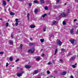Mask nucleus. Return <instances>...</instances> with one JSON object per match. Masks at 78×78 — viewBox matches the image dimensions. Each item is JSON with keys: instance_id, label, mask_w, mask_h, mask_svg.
Instances as JSON below:
<instances>
[{"instance_id": "25", "label": "nucleus", "mask_w": 78, "mask_h": 78, "mask_svg": "<svg viewBox=\"0 0 78 78\" xmlns=\"http://www.w3.org/2000/svg\"><path fill=\"white\" fill-rule=\"evenodd\" d=\"M70 55H72V54L70 52H69L67 55V56H70Z\"/></svg>"}, {"instance_id": "43", "label": "nucleus", "mask_w": 78, "mask_h": 78, "mask_svg": "<svg viewBox=\"0 0 78 78\" xmlns=\"http://www.w3.org/2000/svg\"><path fill=\"white\" fill-rule=\"evenodd\" d=\"M42 56H43V57H44V56H45V55H44V54H43L41 55Z\"/></svg>"}, {"instance_id": "11", "label": "nucleus", "mask_w": 78, "mask_h": 78, "mask_svg": "<svg viewBox=\"0 0 78 78\" xmlns=\"http://www.w3.org/2000/svg\"><path fill=\"white\" fill-rule=\"evenodd\" d=\"M30 15L29 13H27V20H30Z\"/></svg>"}, {"instance_id": "10", "label": "nucleus", "mask_w": 78, "mask_h": 78, "mask_svg": "<svg viewBox=\"0 0 78 78\" xmlns=\"http://www.w3.org/2000/svg\"><path fill=\"white\" fill-rule=\"evenodd\" d=\"M25 67L27 69H30V68H31V66L29 65H26L25 66Z\"/></svg>"}, {"instance_id": "17", "label": "nucleus", "mask_w": 78, "mask_h": 78, "mask_svg": "<svg viewBox=\"0 0 78 78\" xmlns=\"http://www.w3.org/2000/svg\"><path fill=\"white\" fill-rule=\"evenodd\" d=\"M38 9H36L34 10L35 13H37V12H38Z\"/></svg>"}, {"instance_id": "31", "label": "nucleus", "mask_w": 78, "mask_h": 78, "mask_svg": "<svg viewBox=\"0 0 78 78\" xmlns=\"http://www.w3.org/2000/svg\"><path fill=\"white\" fill-rule=\"evenodd\" d=\"M72 66L73 68H75L76 67V66L74 65H72Z\"/></svg>"}, {"instance_id": "12", "label": "nucleus", "mask_w": 78, "mask_h": 78, "mask_svg": "<svg viewBox=\"0 0 78 78\" xmlns=\"http://www.w3.org/2000/svg\"><path fill=\"white\" fill-rule=\"evenodd\" d=\"M30 27L31 28H34L36 27V26L34 25H31L30 26Z\"/></svg>"}, {"instance_id": "27", "label": "nucleus", "mask_w": 78, "mask_h": 78, "mask_svg": "<svg viewBox=\"0 0 78 78\" xmlns=\"http://www.w3.org/2000/svg\"><path fill=\"white\" fill-rule=\"evenodd\" d=\"M40 41L42 43L44 42V39H41Z\"/></svg>"}, {"instance_id": "1", "label": "nucleus", "mask_w": 78, "mask_h": 78, "mask_svg": "<svg viewBox=\"0 0 78 78\" xmlns=\"http://www.w3.org/2000/svg\"><path fill=\"white\" fill-rule=\"evenodd\" d=\"M34 50H35V49H34V48H33L29 50L28 51V53L30 52L31 53H34Z\"/></svg>"}, {"instance_id": "15", "label": "nucleus", "mask_w": 78, "mask_h": 78, "mask_svg": "<svg viewBox=\"0 0 78 78\" xmlns=\"http://www.w3.org/2000/svg\"><path fill=\"white\" fill-rule=\"evenodd\" d=\"M29 44L30 46H32V45H34V44L33 43H29Z\"/></svg>"}, {"instance_id": "36", "label": "nucleus", "mask_w": 78, "mask_h": 78, "mask_svg": "<svg viewBox=\"0 0 78 78\" xmlns=\"http://www.w3.org/2000/svg\"><path fill=\"white\" fill-rule=\"evenodd\" d=\"M29 6H31L32 5V3H29Z\"/></svg>"}, {"instance_id": "55", "label": "nucleus", "mask_w": 78, "mask_h": 78, "mask_svg": "<svg viewBox=\"0 0 78 78\" xmlns=\"http://www.w3.org/2000/svg\"><path fill=\"white\" fill-rule=\"evenodd\" d=\"M75 2H78V0H75Z\"/></svg>"}, {"instance_id": "2", "label": "nucleus", "mask_w": 78, "mask_h": 78, "mask_svg": "<svg viewBox=\"0 0 78 78\" xmlns=\"http://www.w3.org/2000/svg\"><path fill=\"white\" fill-rule=\"evenodd\" d=\"M57 45H59L60 46H61V45L62 44V42L59 40L58 41H57Z\"/></svg>"}, {"instance_id": "52", "label": "nucleus", "mask_w": 78, "mask_h": 78, "mask_svg": "<svg viewBox=\"0 0 78 78\" xmlns=\"http://www.w3.org/2000/svg\"><path fill=\"white\" fill-rule=\"evenodd\" d=\"M75 66H76L77 65V63H75L74 64Z\"/></svg>"}, {"instance_id": "29", "label": "nucleus", "mask_w": 78, "mask_h": 78, "mask_svg": "<svg viewBox=\"0 0 78 78\" xmlns=\"http://www.w3.org/2000/svg\"><path fill=\"white\" fill-rule=\"evenodd\" d=\"M59 61L60 62H62V63H63V62H64L63 60L62 59H60Z\"/></svg>"}, {"instance_id": "53", "label": "nucleus", "mask_w": 78, "mask_h": 78, "mask_svg": "<svg viewBox=\"0 0 78 78\" xmlns=\"http://www.w3.org/2000/svg\"><path fill=\"white\" fill-rule=\"evenodd\" d=\"M53 37V35H51V37Z\"/></svg>"}, {"instance_id": "3", "label": "nucleus", "mask_w": 78, "mask_h": 78, "mask_svg": "<svg viewBox=\"0 0 78 78\" xmlns=\"http://www.w3.org/2000/svg\"><path fill=\"white\" fill-rule=\"evenodd\" d=\"M38 73V70H35L33 72V75H36V74H37V73Z\"/></svg>"}, {"instance_id": "58", "label": "nucleus", "mask_w": 78, "mask_h": 78, "mask_svg": "<svg viewBox=\"0 0 78 78\" xmlns=\"http://www.w3.org/2000/svg\"><path fill=\"white\" fill-rule=\"evenodd\" d=\"M20 70H23V69H22V68H20Z\"/></svg>"}, {"instance_id": "6", "label": "nucleus", "mask_w": 78, "mask_h": 78, "mask_svg": "<svg viewBox=\"0 0 78 78\" xmlns=\"http://www.w3.org/2000/svg\"><path fill=\"white\" fill-rule=\"evenodd\" d=\"M23 74V72H21L20 73H18L17 74V76L18 77H20V76H22V75Z\"/></svg>"}, {"instance_id": "48", "label": "nucleus", "mask_w": 78, "mask_h": 78, "mask_svg": "<svg viewBox=\"0 0 78 78\" xmlns=\"http://www.w3.org/2000/svg\"><path fill=\"white\" fill-rule=\"evenodd\" d=\"M52 62H53V63H54V62H55V60H52Z\"/></svg>"}, {"instance_id": "18", "label": "nucleus", "mask_w": 78, "mask_h": 78, "mask_svg": "<svg viewBox=\"0 0 78 78\" xmlns=\"http://www.w3.org/2000/svg\"><path fill=\"white\" fill-rule=\"evenodd\" d=\"M34 3H37V4H39V2L37 0H34L33 2Z\"/></svg>"}, {"instance_id": "51", "label": "nucleus", "mask_w": 78, "mask_h": 78, "mask_svg": "<svg viewBox=\"0 0 78 78\" xmlns=\"http://www.w3.org/2000/svg\"><path fill=\"white\" fill-rule=\"evenodd\" d=\"M4 11H6V9L5 8Z\"/></svg>"}, {"instance_id": "35", "label": "nucleus", "mask_w": 78, "mask_h": 78, "mask_svg": "<svg viewBox=\"0 0 78 78\" xmlns=\"http://www.w3.org/2000/svg\"><path fill=\"white\" fill-rule=\"evenodd\" d=\"M19 61V59L17 58L16 61V62H18Z\"/></svg>"}, {"instance_id": "47", "label": "nucleus", "mask_w": 78, "mask_h": 78, "mask_svg": "<svg viewBox=\"0 0 78 78\" xmlns=\"http://www.w3.org/2000/svg\"><path fill=\"white\" fill-rule=\"evenodd\" d=\"M30 39L31 41H33V38H31V37H30Z\"/></svg>"}, {"instance_id": "54", "label": "nucleus", "mask_w": 78, "mask_h": 78, "mask_svg": "<svg viewBox=\"0 0 78 78\" xmlns=\"http://www.w3.org/2000/svg\"><path fill=\"white\" fill-rule=\"evenodd\" d=\"M71 78H73V76H71Z\"/></svg>"}, {"instance_id": "23", "label": "nucleus", "mask_w": 78, "mask_h": 78, "mask_svg": "<svg viewBox=\"0 0 78 78\" xmlns=\"http://www.w3.org/2000/svg\"><path fill=\"white\" fill-rule=\"evenodd\" d=\"M46 29H47V27H44L43 28V31H45L46 30Z\"/></svg>"}, {"instance_id": "62", "label": "nucleus", "mask_w": 78, "mask_h": 78, "mask_svg": "<svg viewBox=\"0 0 78 78\" xmlns=\"http://www.w3.org/2000/svg\"><path fill=\"white\" fill-rule=\"evenodd\" d=\"M8 22H9V20H8Z\"/></svg>"}, {"instance_id": "61", "label": "nucleus", "mask_w": 78, "mask_h": 78, "mask_svg": "<svg viewBox=\"0 0 78 78\" xmlns=\"http://www.w3.org/2000/svg\"><path fill=\"white\" fill-rule=\"evenodd\" d=\"M67 4V3H65V5H66V4Z\"/></svg>"}, {"instance_id": "8", "label": "nucleus", "mask_w": 78, "mask_h": 78, "mask_svg": "<svg viewBox=\"0 0 78 78\" xmlns=\"http://www.w3.org/2000/svg\"><path fill=\"white\" fill-rule=\"evenodd\" d=\"M9 44L10 45H13V41L12 40L9 41Z\"/></svg>"}, {"instance_id": "57", "label": "nucleus", "mask_w": 78, "mask_h": 78, "mask_svg": "<svg viewBox=\"0 0 78 78\" xmlns=\"http://www.w3.org/2000/svg\"><path fill=\"white\" fill-rule=\"evenodd\" d=\"M9 1H10V0H7V2H9Z\"/></svg>"}, {"instance_id": "39", "label": "nucleus", "mask_w": 78, "mask_h": 78, "mask_svg": "<svg viewBox=\"0 0 78 78\" xmlns=\"http://www.w3.org/2000/svg\"><path fill=\"white\" fill-rule=\"evenodd\" d=\"M45 9L46 10H47V9H48V7H47L46 6L45 7Z\"/></svg>"}, {"instance_id": "42", "label": "nucleus", "mask_w": 78, "mask_h": 78, "mask_svg": "<svg viewBox=\"0 0 78 78\" xmlns=\"http://www.w3.org/2000/svg\"><path fill=\"white\" fill-rule=\"evenodd\" d=\"M61 51H64V48H62L61 50Z\"/></svg>"}, {"instance_id": "40", "label": "nucleus", "mask_w": 78, "mask_h": 78, "mask_svg": "<svg viewBox=\"0 0 78 78\" xmlns=\"http://www.w3.org/2000/svg\"><path fill=\"white\" fill-rule=\"evenodd\" d=\"M15 25L16 26H17V25H18V22H16V23Z\"/></svg>"}, {"instance_id": "38", "label": "nucleus", "mask_w": 78, "mask_h": 78, "mask_svg": "<svg viewBox=\"0 0 78 78\" xmlns=\"http://www.w3.org/2000/svg\"><path fill=\"white\" fill-rule=\"evenodd\" d=\"M16 22H18V19H15Z\"/></svg>"}, {"instance_id": "7", "label": "nucleus", "mask_w": 78, "mask_h": 78, "mask_svg": "<svg viewBox=\"0 0 78 78\" xmlns=\"http://www.w3.org/2000/svg\"><path fill=\"white\" fill-rule=\"evenodd\" d=\"M66 73H67V72L64 71L61 73L60 74L61 75H65Z\"/></svg>"}, {"instance_id": "46", "label": "nucleus", "mask_w": 78, "mask_h": 78, "mask_svg": "<svg viewBox=\"0 0 78 78\" xmlns=\"http://www.w3.org/2000/svg\"><path fill=\"white\" fill-rule=\"evenodd\" d=\"M0 54H3V52H0Z\"/></svg>"}, {"instance_id": "34", "label": "nucleus", "mask_w": 78, "mask_h": 78, "mask_svg": "<svg viewBox=\"0 0 78 78\" xmlns=\"http://www.w3.org/2000/svg\"><path fill=\"white\" fill-rule=\"evenodd\" d=\"M59 0H57L56 1V4H58V3H59Z\"/></svg>"}, {"instance_id": "28", "label": "nucleus", "mask_w": 78, "mask_h": 78, "mask_svg": "<svg viewBox=\"0 0 78 78\" xmlns=\"http://www.w3.org/2000/svg\"><path fill=\"white\" fill-rule=\"evenodd\" d=\"M9 25V24L8 23H7L5 24V27H8Z\"/></svg>"}, {"instance_id": "4", "label": "nucleus", "mask_w": 78, "mask_h": 78, "mask_svg": "<svg viewBox=\"0 0 78 78\" xmlns=\"http://www.w3.org/2000/svg\"><path fill=\"white\" fill-rule=\"evenodd\" d=\"M35 58H36L37 61H39L41 57H40L39 56H37L35 57Z\"/></svg>"}, {"instance_id": "37", "label": "nucleus", "mask_w": 78, "mask_h": 78, "mask_svg": "<svg viewBox=\"0 0 78 78\" xmlns=\"http://www.w3.org/2000/svg\"><path fill=\"white\" fill-rule=\"evenodd\" d=\"M8 66H9V65H8V63L7 62L6 63V67H7Z\"/></svg>"}, {"instance_id": "13", "label": "nucleus", "mask_w": 78, "mask_h": 78, "mask_svg": "<svg viewBox=\"0 0 78 78\" xmlns=\"http://www.w3.org/2000/svg\"><path fill=\"white\" fill-rule=\"evenodd\" d=\"M10 14L11 16H14V15H15V13H14L11 12H10Z\"/></svg>"}, {"instance_id": "14", "label": "nucleus", "mask_w": 78, "mask_h": 78, "mask_svg": "<svg viewBox=\"0 0 78 78\" xmlns=\"http://www.w3.org/2000/svg\"><path fill=\"white\" fill-rule=\"evenodd\" d=\"M73 29L72 28L70 31V33L71 34H72L73 33Z\"/></svg>"}, {"instance_id": "16", "label": "nucleus", "mask_w": 78, "mask_h": 78, "mask_svg": "<svg viewBox=\"0 0 78 78\" xmlns=\"http://www.w3.org/2000/svg\"><path fill=\"white\" fill-rule=\"evenodd\" d=\"M57 22L55 20H54L53 22H52V23L53 25H55V24H56Z\"/></svg>"}, {"instance_id": "59", "label": "nucleus", "mask_w": 78, "mask_h": 78, "mask_svg": "<svg viewBox=\"0 0 78 78\" xmlns=\"http://www.w3.org/2000/svg\"><path fill=\"white\" fill-rule=\"evenodd\" d=\"M0 20H2V18L0 19Z\"/></svg>"}, {"instance_id": "19", "label": "nucleus", "mask_w": 78, "mask_h": 78, "mask_svg": "<svg viewBox=\"0 0 78 78\" xmlns=\"http://www.w3.org/2000/svg\"><path fill=\"white\" fill-rule=\"evenodd\" d=\"M40 2L41 3H45V2L44 0H40Z\"/></svg>"}, {"instance_id": "32", "label": "nucleus", "mask_w": 78, "mask_h": 78, "mask_svg": "<svg viewBox=\"0 0 78 78\" xmlns=\"http://www.w3.org/2000/svg\"><path fill=\"white\" fill-rule=\"evenodd\" d=\"M66 22L63 21V25H66Z\"/></svg>"}, {"instance_id": "30", "label": "nucleus", "mask_w": 78, "mask_h": 78, "mask_svg": "<svg viewBox=\"0 0 78 78\" xmlns=\"http://www.w3.org/2000/svg\"><path fill=\"white\" fill-rule=\"evenodd\" d=\"M20 48L21 50L22 49V47H23V45L22 44H21L20 45Z\"/></svg>"}, {"instance_id": "60", "label": "nucleus", "mask_w": 78, "mask_h": 78, "mask_svg": "<svg viewBox=\"0 0 78 78\" xmlns=\"http://www.w3.org/2000/svg\"><path fill=\"white\" fill-rule=\"evenodd\" d=\"M12 67H14V65H13V66H12Z\"/></svg>"}, {"instance_id": "41", "label": "nucleus", "mask_w": 78, "mask_h": 78, "mask_svg": "<svg viewBox=\"0 0 78 78\" xmlns=\"http://www.w3.org/2000/svg\"><path fill=\"white\" fill-rule=\"evenodd\" d=\"M48 65H50L51 64H52V63L49 62L48 63Z\"/></svg>"}, {"instance_id": "44", "label": "nucleus", "mask_w": 78, "mask_h": 78, "mask_svg": "<svg viewBox=\"0 0 78 78\" xmlns=\"http://www.w3.org/2000/svg\"><path fill=\"white\" fill-rule=\"evenodd\" d=\"M54 72L55 73H57V72L56 71V70L54 71Z\"/></svg>"}, {"instance_id": "45", "label": "nucleus", "mask_w": 78, "mask_h": 78, "mask_svg": "<svg viewBox=\"0 0 78 78\" xmlns=\"http://www.w3.org/2000/svg\"><path fill=\"white\" fill-rule=\"evenodd\" d=\"M67 11H68V12H69V11H70V9H67Z\"/></svg>"}, {"instance_id": "20", "label": "nucleus", "mask_w": 78, "mask_h": 78, "mask_svg": "<svg viewBox=\"0 0 78 78\" xmlns=\"http://www.w3.org/2000/svg\"><path fill=\"white\" fill-rule=\"evenodd\" d=\"M74 59H75V57H71L70 58V60H71V61H72V60H74Z\"/></svg>"}, {"instance_id": "56", "label": "nucleus", "mask_w": 78, "mask_h": 78, "mask_svg": "<svg viewBox=\"0 0 78 78\" xmlns=\"http://www.w3.org/2000/svg\"><path fill=\"white\" fill-rule=\"evenodd\" d=\"M19 0L21 1V2H23V0Z\"/></svg>"}, {"instance_id": "33", "label": "nucleus", "mask_w": 78, "mask_h": 78, "mask_svg": "<svg viewBox=\"0 0 78 78\" xmlns=\"http://www.w3.org/2000/svg\"><path fill=\"white\" fill-rule=\"evenodd\" d=\"M50 71H49L48 70L47 71V74H50Z\"/></svg>"}, {"instance_id": "49", "label": "nucleus", "mask_w": 78, "mask_h": 78, "mask_svg": "<svg viewBox=\"0 0 78 78\" xmlns=\"http://www.w3.org/2000/svg\"><path fill=\"white\" fill-rule=\"evenodd\" d=\"M76 19H75L74 20V22H76Z\"/></svg>"}, {"instance_id": "26", "label": "nucleus", "mask_w": 78, "mask_h": 78, "mask_svg": "<svg viewBox=\"0 0 78 78\" xmlns=\"http://www.w3.org/2000/svg\"><path fill=\"white\" fill-rule=\"evenodd\" d=\"M47 16V14H45L43 15H42V17H43V18H44V17H45V16Z\"/></svg>"}, {"instance_id": "24", "label": "nucleus", "mask_w": 78, "mask_h": 78, "mask_svg": "<svg viewBox=\"0 0 78 78\" xmlns=\"http://www.w3.org/2000/svg\"><path fill=\"white\" fill-rule=\"evenodd\" d=\"M9 60L10 61H12V57H10L9 58Z\"/></svg>"}, {"instance_id": "63", "label": "nucleus", "mask_w": 78, "mask_h": 78, "mask_svg": "<svg viewBox=\"0 0 78 78\" xmlns=\"http://www.w3.org/2000/svg\"><path fill=\"white\" fill-rule=\"evenodd\" d=\"M76 25H78V23H76Z\"/></svg>"}, {"instance_id": "64", "label": "nucleus", "mask_w": 78, "mask_h": 78, "mask_svg": "<svg viewBox=\"0 0 78 78\" xmlns=\"http://www.w3.org/2000/svg\"><path fill=\"white\" fill-rule=\"evenodd\" d=\"M53 76H51V77H53Z\"/></svg>"}, {"instance_id": "9", "label": "nucleus", "mask_w": 78, "mask_h": 78, "mask_svg": "<svg viewBox=\"0 0 78 78\" xmlns=\"http://www.w3.org/2000/svg\"><path fill=\"white\" fill-rule=\"evenodd\" d=\"M66 14L64 13V12H63L59 16V17L60 16H62V17H66Z\"/></svg>"}, {"instance_id": "50", "label": "nucleus", "mask_w": 78, "mask_h": 78, "mask_svg": "<svg viewBox=\"0 0 78 78\" xmlns=\"http://www.w3.org/2000/svg\"><path fill=\"white\" fill-rule=\"evenodd\" d=\"M11 37L12 38H13V35H11Z\"/></svg>"}, {"instance_id": "5", "label": "nucleus", "mask_w": 78, "mask_h": 78, "mask_svg": "<svg viewBox=\"0 0 78 78\" xmlns=\"http://www.w3.org/2000/svg\"><path fill=\"white\" fill-rule=\"evenodd\" d=\"M70 42H71V44H74V42H75V39H71L69 40Z\"/></svg>"}, {"instance_id": "21", "label": "nucleus", "mask_w": 78, "mask_h": 78, "mask_svg": "<svg viewBox=\"0 0 78 78\" xmlns=\"http://www.w3.org/2000/svg\"><path fill=\"white\" fill-rule=\"evenodd\" d=\"M3 5H4V6H5V5H6V3L5 2V1H3Z\"/></svg>"}, {"instance_id": "22", "label": "nucleus", "mask_w": 78, "mask_h": 78, "mask_svg": "<svg viewBox=\"0 0 78 78\" xmlns=\"http://www.w3.org/2000/svg\"><path fill=\"white\" fill-rule=\"evenodd\" d=\"M58 52V49H56L55 51V53L54 54V55H55L56 54V53Z\"/></svg>"}]
</instances>
